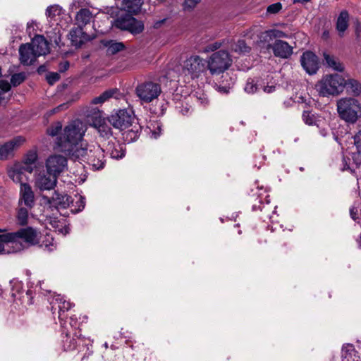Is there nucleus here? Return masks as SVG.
I'll return each mask as SVG.
<instances>
[{
	"mask_svg": "<svg viewBox=\"0 0 361 361\" xmlns=\"http://www.w3.org/2000/svg\"><path fill=\"white\" fill-rule=\"evenodd\" d=\"M80 126L81 123L79 121H73L64 128L63 134L57 138V145L60 151L70 158L80 148L78 144L84 134Z\"/></svg>",
	"mask_w": 361,
	"mask_h": 361,
	"instance_id": "nucleus-1",
	"label": "nucleus"
},
{
	"mask_svg": "<svg viewBox=\"0 0 361 361\" xmlns=\"http://www.w3.org/2000/svg\"><path fill=\"white\" fill-rule=\"evenodd\" d=\"M71 159L74 161H82L92 167L94 171L103 169L106 164L104 149L100 146H89L82 147L76 152Z\"/></svg>",
	"mask_w": 361,
	"mask_h": 361,
	"instance_id": "nucleus-2",
	"label": "nucleus"
},
{
	"mask_svg": "<svg viewBox=\"0 0 361 361\" xmlns=\"http://www.w3.org/2000/svg\"><path fill=\"white\" fill-rule=\"evenodd\" d=\"M339 117L350 124L355 123L361 117V104L354 97H343L337 102Z\"/></svg>",
	"mask_w": 361,
	"mask_h": 361,
	"instance_id": "nucleus-3",
	"label": "nucleus"
},
{
	"mask_svg": "<svg viewBox=\"0 0 361 361\" xmlns=\"http://www.w3.org/2000/svg\"><path fill=\"white\" fill-rule=\"evenodd\" d=\"M344 78L338 74L326 75L315 85V89L321 97L338 95L343 91Z\"/></svg>",
	"mask_w": 361,
	"mask_h": 361,
	"instance_id": "nucleus-4",
	"label": "nucleus"
},
{
	"mask_svg": "<svg viewBox=\"0 0 361 361\" xmlns=\"http://www.w3.org/2000/svg\"><path fill=\"white\" fill-rule=\"evenodd\" d=\"M8 235L11 241V247H13L15 253L23 249V245L18 239H22L24 242L31 245L39 243L37 231L30 226L20 228L16 232L8 233Z\"/></svg>",
	"mask_w": 361,
	"mask_h": 361,
	"instance_id": "nucleus-5",
	"label": "nucleus"
},
{
	"mask_svg": "<svg viewBox=\"0 0 361 361\" xmlns=\"http://www.w3.org/2000/svg\"><path fill=\"white\" fill-rule=\"evenodd\" d=\"M112 25L122 31H127L133 35L142 33L145 29L142 20H137L133 15L123 13L118 15L114 19Z\"/></svg>",
	"mask_w": 361,
	"mask_h": 361,
	"instance_id": "nucleus-6",
	"label": "nucleus"
},
{
	"mask_svg": "<svg viewBox=\"0 0 361 361\" xmlns=\"http://www.w3.org/2000/svg\"><path fill=\"white\" fill-rule=\"evenodd\" d=\"M232 60L228 51L220 50L214 52L207 61L208 69L212 75L223 73L228 69Z\"/></svg>",
	"mask_w": 361,
	"mask_h": 361,
	"instance_id": "nucleus-7",
	"label": "nucleus"
},
{
	"mask_svg": "<svg viewBox=\"0 0 361 361\" xmlns=\"http://www.w3.org/2000/svg\"><path fill=\"white\" fill-rule=\"evenodd\" d=\"M87 118L92 122V126L98 130L101 137L109 139L112 136L111 128L107 123V118L104 117L103 111L94 108L87 114Z\"/></svg>",
	"mask_w": 361,
	"mask_h": 361,
	"instance_id": "nucleus-8",
	"label": "nucleus"
},
{
	"mask_svg": "<svg viewBox=\"0 0 361 361\" xmlns=\"http://www.w3.org/2000/svg\"><path fill=\"white\" fill-rule=\"evenodd\" d=\"M161 92V85L152 81L145 82L135 88L136 95L145 103H149L157 99Z\"/></svg>",
	"mask_w": 361,
	"mask_h": 361,
	"instance_id": "nucleus-9",
	"label": "nucleus"
},
{
	"mask_svg": "<svg viewBox=\"0 0 361 361\" xmlns=\"http://www.w3.org/2000/svg\"><path fill=\"white\" fill-rule=\"evenodd\" d=\"M107 119L108 123L121 131L130 128V125L137 120L133 115V111L127 109H120L114 114L107 117Z\"/></svg>",
	"mask_w": 361,
	"mask_h": 361,
	"instance_id": "nucleus-10",
	"label": "nucleus"
},
{
	"mask_svg": "<svg viewBox=\"0 0 361 361\" xmlns=\"http://www.w3.org/2000/svg\"><path fill=\"white\" fill-rule=\"evenodd\" d=\"M183 70L186 71L192 79L198 78L209 70L207 61L198 55H192L184 61Z\"/></svg>",
	"mask_w": 361,
	"mask_h": 361,
	"instance_id": "nucleus-11",
	"label": "nucleus"
},
{
	"mask_svg": "<svg viewBox=\"0 0 361 361\" xmlns=\"http://www.w3.org/2000/svg\"><path fill=\"white\" fill-rule=\"evenodd\" d=\"M257 193H253L250 199V202L252 204V209L253 211L260 210L262 212L263 217L271 218L272 214L275 212L276 206L270 203V201L266 200Z\"/></svg>",
	"mask_w": 361,
	"mask_h": 361,
	"instance_id": "nucleus-12",
	"label": "nucleus"
},
{
	"mask_svg": "<svg viewBox=\"0 0 361 361\" xmlns=\"http://www.w3.org/2000/svg\"><path fill=\"white\" fill-rule=\"evenodd\" d=\"M42 200H44V203L49 205L51 210H53V209L57 210L59 209H66L70 206L71 203H73L71 196L66 193H60L56 190L54 191L52 196L50 197L43 195Z\"/></svg>",
	"mask_w": 361,
	"mask_h": 361,
	"instance_id": "nucleus-13",
	"label": "nucleus"
},
{
	"mask_svg": "<svg viewBox=\"0 0 361 361\" xmlns=\"http://www.w3.org/2000/svg\"><path fill=\"white\" fill-rule=\"evenodd\" d=\"M300 61L302 67L309 75L317 73L319 68V59L312 51L303 52Z\"/></svg>",
	"mask_w": 361,
	"mask_h": 361,
	"instance_id": "nucleus-14",
	"label": "nucleus"
},
{
	"mask_svg": "<svg viewBox=\"0 0 361 361\" xmlns=\"http://www.w3.org/2000/svg\"><path fill=\"white\" fill-rule=\"evenodd\" d=\"M25 141L23 136H16L12 140L0 145V160H7L14 156V151Z\"/></svg>",
	"mask_w": 361,
	"mask_h": 361,
	"instance_id": "nucleus-15",
	"label": "nucleus"
},
{
	"mask_svg": "<svg viewBox=\"0 0 361 361\" xmlns=\"http://www.w3.org/2000/svg\"><path fill=\"white\" fill-rule=\"evenodd\" d=\"M67 159L62 155L50 156L46 161L47 171L56 176H59L65 169Z\"/></svg>",
	"mask_w": 361,
	"mask_h": 361,
	"instance_id": "nucleus-16",
	"label": "nucleus"
},
{
	"mask_svg": "<svg viewBox=\"0 0 361 361\" xmlns=\"http://www.w3.org/2000/svg\"><path fill=\"white\" fill-rule=\"evenodd\" d=\"M19 205L24 204L31 209L35 204V193L29 183H21L20 188Z\"/></svg>",
	"mask_w": 361,
	"mask_h": 361,
	"instance_id": "nucleus-17",
	"label": "nucleus"
},
{
	"mask_svg": "<svg viewBox=\"0 0 361 361\" xmlns=\"http://www.w3.org/2000/svg\"><path fill=\"white\" fill-rule=\"evenodd\" d=\"M267 48L271 49L275 56L282 59H288L293 54V47L281 39H276L273 44H269Z\"/></svg>",
	"mask_w": 361,
	"mask_h": 361,
	"instance_id": "nucleus-18",
	"label": "nucleus"
},
{
	"mask_svg": "<svg viewBox=\"0 0 361 361\" xmlns=\"http://www.w3.org/2000/svg\"><path fill=\"white\" fill-rule=\"evenodd\" d=\"M37 53L33 49V46L30 43L20 44L19 47V60L24 66L32 65L37 60Z\"/></svg>",
	"mask_w": 361,
	"mask_h": 361,
	"instance_id": "nucleus-19",
	"label": "nucleus"
},
{
	"mask_svg": "<svg viewBox=\"0 0 361 361\" xmlns=\"http://www.w3.org/2000/svg\"><path fill=\"white\" fill-rule=\"evenodd\" d=\"M51 310L52 314H54L56 310L58 312V317L59 320H63L67 317L66 312L68 311L72 305L70 302L66 301L63 298L58 296L56 299L53 300L51 303Z\"/></svg>",
	"mask_w": 361,
	"mask_h": 361,
	"instance_id": "nucleus-20",
	"label": "nucleus"
},
{
	"mask_svg": "<svg viewBox=\"0 0 361 361\" xmlns=\"http://www.w3.org/2000/svg\"><path fill=\"white\" fill-rule=\"evenodd\" d=\"M57 177V176L47 171V173L39 175L36 180V185L41 191L50 190L56 186Z\"/></svg>",
	"mask_w": 361,
	"mask_h": 361,
	"instance_id": "nucleus-21",
	"label": "nucleus"
},
{
	"mask_svg": "<svg viewBox=\"0 0 361 361\" xmlns=\"http://www.w3.org/2000/svg\"><path fill=\"white\" fill-rule=\"evenodd\" d=\"M101 43L106 48L107 56H114L126 49V44L122 42H117L114 39H103Z\"/></svg>",
	"mask_w": 361,
	"mask_h": 361,
	"instance_id": "nucleus-22",
	"label": "nucleus"
},
{
	"mask_svg": "<svg viewBox=\"0 0 361 361\" xmlns=\"http://www.w3.org/2000/svg\"><path fill=\"white\" fill-rule=\"evenodd\" d=\"M31 44L38 56L45 55L49 52V44L43 35H36L32 39Z\"/></svg>",
	"mask_w": 361,
	"mask_h": 361,
	"instance_id": "nucleus-23",
	"label": "nucleus"
},
{
	"mask_svg": "<svg viewBox=\"0 0 361 361\" xmlns=\"http://www.w3.org/2000/svg\"><path fill=\"white\" fill-rule=\"evenodd\" d=\"M141 130L142 127L137 120L130 125V128L124 130L123 133V139L128 142H134L140 137Z\"/></svg>",
	"mask_w": 361,
	"mask_h": 361,
	"instance_id": "nucleus-24",
	"label": "nucleus"
},
{
	"mask_svg": "<svg viewBox=\"0 0 361 361\" xmlns=\"http://www.w3.org/2000/svg\"><path fill=\"white\" fill-rule=\"evenodd\" d=\"M105 150H106L107 153H109L113 159H118L125 156V149L123 145L118 142H108Z\"/></svg>",
	"mask_w": 361,
	"mask_h": 361,
	"instance_id": "nucleus-25",
	"label": "nucleus"
},
{
	"mask_svg": "<svg viewBox=\"0 0 361 361\" xmlns=\"http://www.w3.org/2000/svg\"><path fill=\"white\" fill-rule=\"evenodd\" d=\"M343 90L345 89L349 94L358 97L361 94V83L355 79L345 80L343 82Z\"/></svg>",
	"mask_w": 361,
	"mask_h": 361,
	"instance_id": "nucleus-26",
	"label": "nucleus"
},
{
	"mask_svg": "<svg viewBox=\"0 0 361 361\" xmlns=\"http://www.w3.org/2000/svg\"><path fill=\"white\" fill-rule=\"evenodd\" d=\"M288 35L283 31L276 30V29H271L266 30L264 32H262L260 39L262 42H269L272 41L274 39H279L280 38L287 37Z\"/></svg>",
	"mask_w": 361,
	"mask_h": 361,
	"instance_id": "nucleus-27",
	"label": "nucleus"
},
{
	"mask_svg": "<svg viewBox=\"0 0 361 361\" xmlns=\"http://www.w3.org/2000/svg\"><path fill=\"white\" fill-rule=\"evenodd\" d=\"M324 64L334 71L342 72L344 70L343 64L334 56L324 51L323 53Z\"/></svg>",
	"mask_w": 361,
	"mask_h": 361,
	"instance_id": "nucleus-28",
	"label": "nucleus"
},
{
	"mask_svg": "<svg viewBox=\"0 0 361 361\" xmlns=\"http://www.w3.org/2000/svg\"><path fill=\"white\" fill-rule=\"evenodd\" d=\"M142 4V0H123L122 1V6L126 13L131 15L138 13Z\"/></svg>",
	"mask_w": 361,
	"mask_h": 361,
	"instance_id": "nucleus-29",
	"label": "nucleus"
},
{
	"mask_svg": "<svg viewBox=\"0 0 361 361\" xmlns=\"http://www.w3.org/2000/svg\"><path fill=\"white\" fill-rule=\"evenodd\" d=\"M15 253L8 233L0 234V255Z\"/></svg>",
	"mask_w": 361,
	"mask_h": 361,
	"instance_id": "nucleus-30",
	"label": "nucleus"
},
{
	"mask_svg": "<svg viewBox=\"0 0 361 361\" xmlns=\"http://www.w3.org/2000/svg\"><path fill=\"white\" fill-rule=\"evenodd\" d=\"M92 17V13L89 8H81L77 13L75 16V20L77 21L78 26L83 27L87 25Z\"/></svg>",
	"mask_w": 361,
	"mask_h": 361,
	"instance_id": "nucleus-31",
	"label": "nucleus"
},
{
	"mask_svg": "<svg viewBox=\"0 0 361 361\" xmlns=\"http://www.w3.org/2000/svg\"><path fill=\"white\" fill-rule=\"evenodd\" d=\"M349 14L346 10L342 11L336 21V30L339 32L340 36H343V32L348 27Z\"/></svg>",
	"mask_w": 361,
	"mask_h": 361,
	"instance_id": "nucleus-32",
	"label": "nucleus"
},
{
	"mask_svg": "<svg viewBox=\"0 0 361 361\" xmlns=\"http://www.w3.org/2000/svg\"><path fill=\"white\" fill-rule=\"evenodd\" d=\"M234 85V80L228 73L221 76V80L219 82L218 90L221 93L227 94Z\"/></svg>",
	"mask_w": 361,
	"mask_h": 361,
	"instance_id": "nucleus-33",
	"label": "nucleus"
},
{
	"mask_svg": "<svg viewBox=\"0 0 361 361\" xmlns=\"http://www.w3.org/2000/svg\"><path fill=\"white\" fill-rule=\"evenodd\" d=\"M82 35L83 27H81V26L72 28L69 32L72 45L76 48H80L82 45V42L80 39Z\"/></svg>",
	"mask_w": 361,
	"mask_h": 361,
	"instance_id": "nucleus-34",
	"label": "nucleus"
},
{
	"mask_svg": "<svg viewBox=\"0 0 361 361\" xmlns=\"http://www.w3.org/2000/svg\"><path fill=\"white\" fill-rule=\"evenodd\" d=\"M62 345L65 351H71L75 349L77 341L74 337H71L70 334L66 333L63 337Z\"/></svg>",
	"mask_w": 361,
	"mask_h": 361,
	"instance_id": "nucleus-35",
	"label": "nucleus"
},
{
	"mask_svg": "<svg viewBox=\"0 0 361 361\" xmlns=\"http://www.w3.org/2000/svg\"><path fill=\"white\" fill-rule=\"evenodd\" d=\"M28 209L27 207H20L17 212L16 221L20 226H26L28 223Z\"/></svg>",
	"mask_w": 361,
	"mask_h": 361,
	"instance_id": "nucleus-36",
	"label": "nucleus"
},
{
	"mask_svg": "<svg viewBox=\"0 0 361 361\" xmlns=\"http://www.w3.org/2000/svg\"><path fill=\"white\" fill-rule=\"evenodd\" d=\"M116 92H117V90H116V89L107 90L106 91H104L103 93H102L99 97H94L92 100V104H97L104 103L109 99L111 98Z\"/></svg>",
	"mask_w": 361,
	"mask_h": 361,
	"instance_id": "nucleus-37",
	"label": "nucleus"
},
{
	"mask_svg": "<svg viewBox=\"0 0 361 361\" xmlns=\"http://www.w3.org/2000/svg\"><path fill=\"white\" fill-rule=\"evenodd\" d=\"M259 80H255L254 78H248L245 86V91L248 94H254L257 92L259 90V86L261 85V84L259 83Z\"/></svg>",
	"mask_w": 361,
	"mask_h": 361,
	"instance_id": "nucleus-38",
	"label": "nucleus"
},
{
	"mask_svg": "<svg viewBox=\"0 0 361 361\" xmlns=\"http://www.w3.org/2000/svg\"><path fill=\"white\" fill-rule=\"evenodd\" d=\"M62 130V123L60 121L52 123L47 128V134L54 137L56 136Z\"/></svg>",
	"mask_w": 361,
	"mask_h": 361,
	"instance_id": "nucleus-39",
	"label": "nucleus"
},
{
	"mask_svg": "<svg viewBox=\"0 0 361 361\" xmlns=\"http://www.w3.org/2000/svg\"><path fill=\"white\" fill-rule=\"evenodd\" d=\"M234 51L238 53H249L251 48L247 46L246 42L244 39H239L235 43L233 48Z\"/></svg>",
	"mask_w": 361,
	"mask_h": 361,
	"instance_id": "nucleus-40",
	"label": "nucleus"
},
{
	"mask_svg": "<svg viewBox=\"0 0 361 361\" xmlns=\"http://www.w3.org/2000/svg\"><path fill=\"white\" fill-rule=\"evenodd\" d=\"M26 79L25 73L23 72L14 73L11 78V83L13 87H17L23 83Z\"/></svg>",
	"mask_w": 361,
	"mask_h": 361,
	"instance_id": "nucleus-41",
	"label": "nucleus"
},
{
	"mask_svg": "<svg viewBox=\"0 0 361 361\" xmlns=\"http://www.w3.org/2000/svg\"><path fill=\"white\" fill-rule=\"evenodd\" d=\"M302 120L307 125H309V126L317 125V118L314 114H311V112L310 111H303Z\"/></svg>",
	"mask_w": 361,
	"mask_h": 361,
	"instance_id": "nucleus-42",
	"label": "nucleus"
},
{
	"mask_svg": "<svg viewBox=\"0 0 361 361\" xmlns=\"http://www.w3.org/2000/svg\"><path fill=\"white\" fill-rule=\"evenodd\" d=\"M72 204H73V202ZM73 206L74 207V208L71 209V212L73 214H77L82 211L85 207V198L80 195L78 200L75 202V204H73Z\"/></svg>",
	"mask_w": 361,
	"mask_h": 361,
	"instance_id": "nucleus-43",
	"label": "nucleus"
},
{
	"mask_svg": "<svg viewBox=\"0 0 361 361\" xmlns=\"http://www.w3.org/2000/svg\"><path fill=\"white\" fill-rule=\"evenodd\" d=\"M61 7L59 5H52L48 6L46 10V16L48 18H54L56 15H60L61 11Z\"/></svg>",
	"mask_w": 361,
	"mask_h": 361,
	"instance_id": "nucleus-44",
	"label": "nucleus"
},
{
	"mask_svg": "<svg viewBox=\"0 0 361 361\" xmlns=\"http://www.w3.org/2000/svg\"><path fill=\"white\" fill-rule=\"evenodd\" d=\"M37 159V154L35 151H29L25 158H24V164L25 165H32L35 163Z\"/></svg>",
	"mask_w": 361,
	"mask_h": 361,
	"instance_id": "nucleus-45",
	"label": "nucleus"
},
{
	"mask_svg": "<svg viewBox=\"0 0 361 361\" xmlns=\"http://www.w3.org/2000/svg\"><path fill=\"white\" fill-rule=\"evenodd\" d=\"M350 161H351L350 158L343 156V159H342V165H343L342 170L343 171L349 170L352 173H355V169L354 168V165L353 164V162L351 163Z\"/></svg>",
	"mask_w": 361,
	"mask_h": 361,
	"instance_id": "nucleus-46",
	"label": "nucleus"
},
{
	"mask_svg": "<svg viewBox=\"0 0 361 361\" xmlns=\"http://www.w3.org/2000/svg\"><path fill=\"white\" fill-rule=\"evenodd\" d=\"M351 159L355 169H359L361 166V152L357 149V152L351 154Z\"/></svg>",
	"mask_w": 361,
	"mask_h": 361,
	"instance_id": "nucleus-47",
	"label": "nucleus"
},
{
	"mask_svg": "<svg viewBox=\"0 0 361 361\" xmlns=\"http://www.w3.org/2000/svg\"><path fill=\"white\" fill-rule=\"evenodd\" d=\"M60 75L59 73L56 72H49L46 75V80L49 85H53L54 83H56L57 81L60 80Z\"/></svg>",
	"mask_w": 361,
	"mask_h": 361,
	"instance_id": "nucleus-48",
	"label": "nucleus"
},
{
	"mask_svg": "<svg viewBox=\"0 0 361 361\" xmlns=\"http://www.w3.org/2000/svg\"><path fill=\"white\" fill-rule=\"evenodd\" d=\"M222 45V43L220 42H214L210 44H207L204 49L203 52L204 53H209L212 51H214L215 50H217L219 49Z\"/></svg>",
	"mask_w": 361,
	"mask_h": 361,
	"instance_id": "nucleus-49",
	"label": "nucleus"
},
{
	"mask_svg": "<svg viewBox=\"0 0 361 361\" xmlns=\"http://www.w3.org/2000/svg\"><path fill=\"white\" fill-rule=\"evenodd\" d=\"M282 9V4L280 2H276L269 5L267 8V12L270 14L278 13Z\"/></svg>",
	"mask_w": 361,
	"mask_h": 361,
	"instance_id": "nucleus-50",
	"label": "nucleus"
},
{
	"mask_svg": "<svg viewBox=\"0 0 361 361\" xmlns=\"http://www.w3.org/2000/svg\"><path fill=\"white\" fill-rule=\"evenodd\" d=\"M354 29L356 39L360 41L361 38V23L358 20L354 22Z\"/></svg>",
	"mask_w": 361,
	"mask_h": 361,
	"instance_id": "nucleus-51",
	"label": "nucleus"
},
{
	"mask_svg": "<svg viewBox=\"0 0 361 361\" xmlns=\"http://www.w3.org/2000/svg\"><path fill=\"white\" fill-rule=\"evenodd\" d=\"M23 300L27 305L33 304L32 291L30 290H27L25 295L23 296Z\"/></svg>",
	"mask_w": 361,
	"mask_h": 361,
	"instance_id": "nucleus-52",
	"label": "nucleus"
},
{
	"mask_svg": "<svg viewBox=\"0 0 361 361\" xmlns=\"http://www.w3.org/2000/svg\"><path fill=\"white\" fill-rule=\"evenodd\" d=\"M354 143L357 150L361 152V130L358 131L354 136Z\"/></svg>",
	"mask_w": 361,
	"mask_h": 361,
	"instance_id": "nucleus-53",
	"label": "nucleus"
},
{
	"mask_svg": "<svg viewBox=\"0 0 361 361\" xmlns=\"http://www.w3.org/2000/svg\"><path fill=\"white\" fill-rule=\"evenodd\" d=\"M11 88V84L6 80H0V89L4 92H8Z\"/></svg>",
	"mask_w": 361,
	"mask_h": 361,
	"instance_id": "nucleus-54",
	"label": "nucleus"
},
{
	"mask_svg": "<svg viewBox=\"0 0 361 361\" xmlns=\"http://www.w3.org/2000/svg\"><path fill=\"white\" fill-rule=\"evenodd\" d=\"M200 0H185L184 6L186 8H194Z\"/></svg>",
	"mask_w": 361,
	"mask_h": 361,
	"instance_id": "nucleus-55",
	"label": "nucleus"
},
{
	"mask_svg": "<svg viewBox=\"0 0 361 361\" xmlns=\"http://www.w3.org/2000/svg\"><path fill=\"white\" fill-rule=\"evenodd\" d=\"M342 350L345 352L346 355H350V351L354 350V346L352 344L347 343L343 346Z\"/></svg>",
	"mask_w": 361,
	"mask_h": 361,
	"instance_id": "nucleus-56",
	"label": "nucleus"
},
{
	"mask_svg": "<svg viewBox=\"0 0 361 361\" xmlns=\"http://www.w3.org/2000/svg\"><path fill=\"white\" fill-rule=\"evenodd\" d=\"M70 66V63L68 61H64L63 63H61L59 64V71L61 73L65 72L68 69Z\"/></svg>",
	"mask_w": 361,
	"mask_h": 361,
	"instance_id": "nucleus-57",
	"label": "nucleus"
},
{
	"mask_svg": "<svg viewBox=\"0 0 361 361\" xmlns=\"http://www.w3.org/2000/svg\"><path fill=\"white\" fill-rule=\"evenodd\" d=\"M264 92L267 93H271L276 90V86L275 85H266L263 87Z\"/></svg>",
	"mask_w": 361,
	"mask_h": 361,
	"instance_id": "nucleus-58",
	"label": "nucleus"
},
{
	"mask_svg": "<svg viewBox=\"0 0 361 361\" xmlns=\"http://www.w3.org/2000/svg\"><path fill=\"white\" fill-rule=\"evenodd\" d=\"M350 214L353 219L356 220L357 219H358L357 209L355 207L350 208Z\"/></svg>",
	"mask_w": 361,
	"mask_h": 361,
	"instance_id": "nucleus-59",
	"label": "nucleus"
},
{
	"mask_svg": "<svg viewBox=\"0 0 361 361\" xmlns=\"http://www.w3.org/2000/svg\"><path fill=\"white\" fill-rule=\"evenodd\" d=\"M80 39L82 42V44H84L85 42L90 41L91 38L89 35L83 31V35Z\"/></svg>",
	"mask_w": 361,
	"mask_h": 361,
	"instance_id": "nucleus-60",
	"label": "nucleus"
},
{
	"mask_svg": "<svg viewBox=\"0 0 361 361\" xmlns=\"http://www.w3.org/2000/svg\"><path fill=\"white\" fill-rule=\"evenodd\" d=\"M47 71V66L45 64L39 66L37 69V72L39 75H42V73H45Z\"/></svg>",
	"mask_w": 361,
	"mask_h": 361,
	"instance_id": "nucleus-61",
	"label": "nucleus"
},
{
	"mask_svg": "<svg viewBox=\"0 0 361 361\" xmlns=\"http://www.w3.org/2000/svg\"><path fill=\"white\" fill-rule=\"evenodd\" d=\"M166 20V18H164V19L160 20H157V21L154 22L153 27H154V28H156V29H158V28H159V27L161 26V25H162V24H163Z\"/></svg>",
	"mask_w": 361,
	"mask_h": 361,
	"instance_id": "nucleus-62",
	"label": "nucleus"
},
{
	"mask_svg": "<svg viewBox=\"0 0 361 361\" xmlns=\"http://www.w3.org/2000/svg\"><path fill=\"white\" fill-rule=\"evenodd\" d=\"M330 37V34H329V30H325L322 34V38L324 39V40H327Z\"/></svg>",
	"mask_w": 361,
	"mask_h": 361,
	"instance_id": "nucleus-63",
	"label": "nucleus"
},
{
	"mask_svg": "<svg viewBox=\"0 0 361 361\" xmlns=\"http://www.w3.org/2000/svg\"><path fill=\"white\" fill-rule=\"evenodd\" d=\"M157 128V130H159V132H157L156 130H154V131L152 132V136H153V137H154V138H157V137H158V136H159V134H160V131H161V126H158Z\"/></svg>",
	"mask_w": 361,
	"mask_h": 361,
	"instance_id": "nucleus-64",
	"label": "nucleus"
}]
</instances>
